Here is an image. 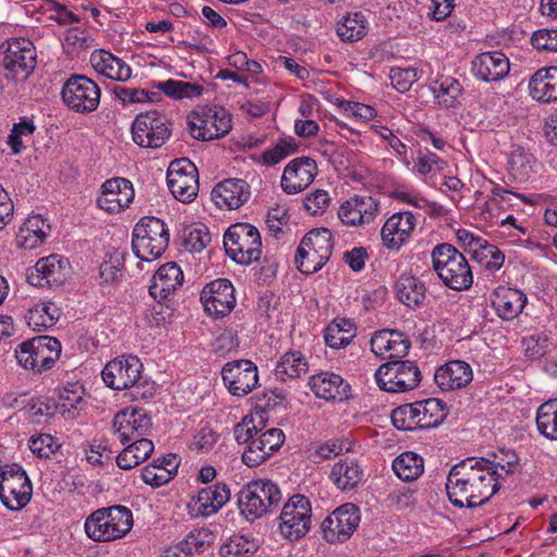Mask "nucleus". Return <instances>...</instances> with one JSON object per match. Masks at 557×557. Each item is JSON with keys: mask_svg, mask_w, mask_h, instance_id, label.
Segmentation results:
<instances>
[{"mask_svg": "<svg viewBox=\"0 0 557 557\" xmlns=\"http://www.w3.org/2000/svg\"><path fill=\"white\" fill-rule=\"evenodd\" d=\"M527 296L519 289L498 286L493 294L492 306L504 320H512L522 312Z\"/></svg>", "mask_w": 557, "mask_h": 557, "instance_id": "34", "label": "nucleus"}, {"mask_svg": "<svg viewBox=\"0 0 557 557\" xmlns=\"http://www.w3.org/2000/svg\"><path fill=\"white\" fill-rule=\"evenodd\" d=\"M214 535L208 529H198L191 531L185 540L178 543V548L184 557L202 553L213 544Z\"/></svg>", "mask_w": 557, "mask_h": 557, "instance_id": "50", "label": "nucleus"}, {"mask_svg": "<svg viewBox=\"0 0 557 557\" xmlns=\"http://www.w3.org/2000/svg\"><path fill=\"white\" fill-rule=\"evenodd\" d=\"M154 445L148 438H139L128 444L117 456L116 463L123 470H129L144 462L153 451Z\"/></svg>", "mask_w": 557, "mask_h": 557, "instance_id": "40", "label": "nucleus"}, {"mask_svg": "<svg viewBox=\"0 0 557 557\" xmlns=\"http://www.w3.org/2000/svg\"><path fill=\"white\" fill-rule=\"evenodd\" d=\"M133 527V513L116 505L94 511L85 521L87 536L96 542H109L125 536Z\"/></svg>", "mask_w": 557, "mask_h": 557, "instance_id": "4", "label": "nucleus"}, {"mask_svg": "<svg viewBox=\"0 0 557 557\" xmlns=\"http://www.w3.org/2000/svg\"><path fill=\"white\" fill-rule=\"evenodd\" d=\"M309 385L317 397L325 400L337 399L342 401L349 397V384L341 375L333 372H321L312 375Z\"/></svg>", "mask_w": 557, "mask_h": 557, "instance_id": "32", "label": "nucleus"}, {"mask_svg": "<svg viewBox=\"0 0 557 557\" xmlns=\"http://www.w3.org/2000/svg\"><path fill=\"white\" fill-rule=\"evenodd\" d=\"M393 470L400 480L414 481L423 473L424 461L418 454L405 451L393 461Z\"/></svg>", "mask_w": 557, "mask_h": 557, "instance_id": "42", "label": "nucleus"}, {"mask_svg": "<svg viewBox=\"0 0 557 557\" xmlns=\"http://www.w3.org/2000/svg\"><path fill=\"white\" fill-rule=\"evenodd\" d=\"M363 468L355 458H343L334 463L330 480L342 491H351L363 479Z\"/></svg>", "mask_w": 557, "mask_h": 557, "instance_id": "35", "label": "nucleus"}, {"mask_svg": "<svg viewBox=\"0 0 557 557\" xmlns=\"http://www.w3.org/2000/svg\"><path fill=\"white\" fill-rule=\"evenodd\" d=\"M509 60L499 51L478 54L472 61L473 75L483 82H497L509 73Z\"/></svg>", "mask_w": 557, "mask_h": 557, "instance_id": "30", "label": "nucleus"}, {"mask_svg": "<svg viewBox=\"0 0 557 557\" xmlns=\"http://www.w3.org/2000/svg\"><path fill=\"white\" fill-rule=\"evenodd\" d=\"M391 344L387 347V352L385 355V358L391 360H400L407 354L410 349V341L409 338L401 332L392 330L391 331Z\"/></svg>", "mask_w": 557, "mask_h": 557, "instance_id": "59", "label": "nucleus"}, {"mask_svg": "<svg viewBox=\"0 0 557 557\" xmlns=\"http://www.w3.org/2000/svg\"><path fill=\"white\" fill-rule=\"evenodd\" d=\"M211 242V235L205 225L191 227L185 237V245L193 251H201Z\"/></svg>", "mask_w": 557, "mask_h": 557, "instance_id": "63", "label": "nucleus"}, {"mask_svg": "<svg viewBox=\"0 0 557 557\" xmlns=\"http://www.w3.org/2000/svg\"><path fill=\"white\" fill-rule=\"evenodd\" d=\"M431 88L438 102L446 108H451L456 104L462 90L460 83L450 76L436 79Z\"/></svg>", "mask_w": 557, "mask_h": 557, "instance_id": "49", "label": "nucleus"}, {"mask_svg": "<svg viewBox=\"0 0 557 557\" xmlns=\"http://www.w3.org/2000/svg\"><path fill=\"white\" fill-rule=\"evenodd\" d=\"M69 273V262L59 255H50L39 259L35 267L27 271V282L33 286H59Z\"/></svg>", "mask_w": 557, "mask_h": 557, "instance_id": "23", "label": "nucleus"}, {"mask_svg": "<svg viewBox=\"0 0 557 557\" xmlns=\"http://www.w3.org/2000/svg\"><path fill=\"white\" fill-rule=\"evenodd\" d=\"M152 87L173 99L195 98L199 97L203 91L201 85L174 79L152 83Z\"/></svg>", "mask_w": 557, "mask_h": 557, "instance_id": "48", "label": "nucleus"}, {"mask_svg": "<svg viewBox=\"0 0 557 557\" xmlns=\"http://www.w3.org/2000/svg\"><path fill=\"white\" fill-rule=\"evenodd\" d=\"M379 202L370 196H355L346 200L338 210V218L346 225H361L374 220Z\"/></svg>", "mask_w": 557, "mask_h": 557, "instance_id": "28", "label": "nucleus"}, {"mask_svg": "<svg viewBox=\"0 0 557 557\" xmlns=\"http://www.w3.org/2000/svg\"><path fill=\"white\" fill-rule=\"evenodd\" d=\"M252 546V543L244 536L235 535L222 544L220 555L222 557H249Z\"/></svg>", "mask_w": 557, "mask_h": 557, "instance_id": "58", "label": "nucleus"}, {"mask_svg": "<svg viewBox=\"0 0 557 557\" xmlns=\"http://www.w3.org/2000/svg\"><path fill=\"white\" fill-rule=\"evenodd\" d=\"M282 502L278 485L271 480H256L245 485L238 493V509L249 521L272 512Z\"/></svg>", "mask_w": 557, "mask_h": 557, "instance_id": "5", "label": "nucleus"}, {"mask_svg": "<svg viewBox=\"0 0 557 557\" xmlns=\"http://www.w3.org/2000/svg\"><path fill=\"white\" fill-rule=\"evenodd\" d=\"M83 386L77 383L64 387L60 392V400L58 404L59 410L62 414L67 413L71 418L75 417L73 410H76L78 405L83 401Z\"/></svg>", "mask_w": 557, "mask_h": 557, "instance_id": "54", "label": "nucleus"}, {"mask_svg": "<svg viewBox=\"0 0 557 557\" xmlns=\"http://www.w3.org/2000/svg\"><path fill=\"white\" fill-rule=\"evenodd\" d=\"M416 407L412 404H406L395 408L391 413L393 425L403 431H414L418 429L416 420Z\"/></svg>", "mask_w": 557, "mask_h": 557, "instance_id": "56", "label": "nucleus"}, {"mask_svg": "<svg viewBox=\"0 0 557 557\" xmlns=\"http://www.w3.org/2000/svg\"><path fill=\"white\" fill-rule=\"evenodd\" d=\"M200 300L209 315L215 319L223 318L235 307V288L226 278L214 280L202 288Z\"/></svg>", "mask_w": 557, "mask_h": 557, "instance_id": "18", "label": "nucleus"}, {"mask_svg": "<svg viewBox=\"0 0 557 557\" xmlns=\"http://www.w3.org/2000/svg\"><path fill=\"white\" fill-rule=\"evenodd\" d=\"M536 429L549 441H557V398L543 403L536 411Z\"/></svg>", "mask_w": 557, "mask_h": 557, "instance_id": "44", "label": "nucleus"}, {"mask_svg": "<svg viewBox=\"0 0 557 557\" xmlns=\"http://www.w3.org/2000/svg\"><path fill=\"white\" fill-rule=\"evenodd\" d=\"M232 128V119L224 109H210L205 117L200 120V125L195 122L189 123L190 135L198 140H212L228 134Z\"/></svg>", "mask_w": 557, "mask_h": 557, "instance_id": "26", "label": "nucleus"}, {"mask_svg": "<svg viewBox=\"0 0 557 557\" xmlns=\"http://www.w3.org/2000/svg\"><path fill=\"white\" fill-rule=\"evenodd\" d=\"M418 429L438 426L446 417V408L442 400L428 398L413 403Z\"/></svg>", "mask_w": 557, "mask_h": 557, "instance_id": "39", "label": "nucleus"}, {"mask_svg": "<svg viewBox=\"0 0 557 557\" xmlns=\"http://www.w3.org/2000/svg\"><path fill=\"white\" fill-rule=\"evenodd\" d=\"M143 363L135 356L115 358L103 368L101 375L104 384L116 391L134 387L138 382Z\"/></svg>", "mask_w": 557, "mask_h": 557, "instance_id": "19", "label": "nucleus"}, {"mask_svg": "<svg viewBox=\"0 0 557 557\" xmlns=\"http://www.w3.org/2000/svg\"><path fill=\"white\" fill-rule=\"evenodd\" d=\"M261 236L257 227L248 223H236L224 234L226 255L239 264H250L260 259Z\"/></svg>", "mask_w": 557, "mask_h": 557, "instance_id": "9", "label": "nucleus"}, {"mask_svg": "<svg viewBox=\"0 0 557 557\" xmlns=\"http://www.w3.org/2000/svg\"><path fill=\"white\" fill-rule=\"evenodd\" d=\"M379 387L388 393H404L416 388L421 381V372L410 360H391L380 366L375 372Z\"/></svg>", "mask_w": 557, "mask_h": 557, "instance_id": "11", "label": "nucleus"}, {"mask_svg": "<svg viewBox=\"0 0 557 557\" xmlns=\"http://www.w3.org/2000/svg\"><path fill=\"white\" fill-rule=\"evenodd\" d=\"M318 173L317 163L309 157L292 160L284 169L281 186L287 194H297L307 188Z\"/></svg>", "mask_w": 557, "mask_h": 557, "instance_id": "24", "label": "nucleus"}, {"mask_svg": "<svg viewBox=\"0 0 557 557\" xmlns=\"http://www.w3.org/2000/svg\"><path fill=\"white\" fill-rule=\"evenodd\" d=\"M59 315V309L53 304L42 301L27 310L25 320L28 326L41 331L54 325Z\"/></svg>", "mask_w": 557, "mask_h": 557, "instance_id": "43", "label": "nucleus"}, {"mask_svg": "<svg viewBox=\"0 0 557 557\" xmlns=\"http://www.w3.org/2000/svg\"><path fill=\"white\" fill-rule=\"evenodd\" d=\"M61 354V343L51 336H37L23 342L15 350L21 367L41 373L53 367Z\"/></svg>", "mask_w": 557, "mask_h": 557, "instance_id": "10", "label": "nucleus"}, {"mask_svg": "<svg viewBox=\"0 0 557 557\" xmlns=\"http://www.w3.org/2000/svg\"><path fill=\"white\" fill-rule=\"evenodd\" d=\"M28 446L32 453L36 456L40 458H48L58 449L59 444L50 434H39L30 437Z\"/></svg>", "mask_w": 557, "mask_h": 557, "instance_id": "60", "label": "nucleus"}, {"mask_svg": "<svg viewBox=\"0 0 557 557\" xmlns=\"http://www.w3.org/2000/svg\"><path fill=\"white\" fill-rule=\"evenodd\" d=\"M35 129L36 127L33 121L27 119H22L21 122L13 125L7 140V144L10 146L13 154H18L24 149L22 137L30 136Z\"/></svg>", "mask_w": 557, "mask_h": 557, "instance_id": "57", "label": "nucleus"}, {"mask_svg": "<svg viewBox=\"0 0 557 557\" xmlns=\"http://www.w3.org/2000/svg\"><path fill=\"white\" fill-rule=\"evenodd\" d=\"M113 94L123 106L156 102L161 99V94L158 91H149L141 88H129L120 85L113 88Z\"/></svg>", "mask_w": 557, "mask_h": 557, "instance_id": "52", "label": "nucleus"}, {"mask_svg": "<svg viewBox=\"0 0 557 557\" xmlns=\"http://www.w3.org/2000/svg\"><path fill=\"white\" fill-rule=\"evenodd\" d=\"M517 460L506 465L486 458H467L451 467L446 480L449 502L458 508L486 504L500 488V481L515 472Z\"/></svg>", "mask_w": 557, "mask_h": 557, "instance_id": "1", "label": "nucleus"}, {"mask_svg": "<svg viewBox=\"0 0 557 557\" xmlns=\"http://www.w3.org/2000/svg\"><path fill=\"white\" fill-rule=\"evenodd\" d=\"M173 133V121L158 110L136 115L132 124V137L143 148L157 149L165 145Z\"/></svg>", "mask_w": 557, "mask_h": 557, "instance_id": "8", "label": "nucleus"}, {"mask_svg": "<svg viewBox=\"0 0 557 557\" xmlns=\"http://www.w3.org/2000/svg\"><path fill=\"white\" fill-rule=\"evenodd\" d=\"M308 372V363L298 350L285 352L277 361L274 374L280 381L298 379Z\"/></svg>", "mask_w": 557, "mask_h": 557, "instance_id": "41", "label": "nucleus"}, {"mask_svg": "<svg viewBox=\"0 0 557 557\" xmlns=\"http://www.w3.org/2000/svg\"><path fill=\"white\" fill-rule=\"evenodd\" d=\"M170 242L169 228L154 216H144L133 230L132 248L137 258L152 261L160 258Z\"/></svg>", "mask_w": 557, "mask_h": 557, "instance_id": "6", "label": "nucleus"}, {"mask_svg": "<svg viewBox=\"0 0 557 557\" xmlns=\"http://www.w3.org/2000/svg\"><path fill=\"white\" fill-rule=\"evenodd\" d=\"M332 250L331 231L324 227L313 228L304 236L297 248L296 267L304 274H313L329 261Z\"/></svg>", "mask_w": 557, "mask_h": 557, "instance_id": "7", "label": "nucleus"}, {"mask_svg": "<svg viewBox=\"0 0 557 557\" xmlns=\"http://www.w3.org/2000/svg\"><path fill=\"white\" fill-rule=\"evenodd\" d=\"M134 197L135 191L131 181L124 177H113L102 184L97 205L108 213H119L132 203Z\"/></svg>", "mask_w": 557, "mask_h": 557, "instance_id": "22", "label": "nucleus"}, {"mask_svg": "<svg viewBox=\"0 0 557 557\" xmlns=\"http://www.w3.org/2000/svg\"><path fill=\"white\" fill-rule=\"evenodd\" d=\"M90 61L94 69L108 78L125 82L132 76L131 66L108 51H95Z\"/></svg>", "mask_w": 557, "mask_h": 557, "instance_id": "37", "label": "nucleus"}, {"mask_svg": "<svg viewBox=\"0 0 557 557\" xmlns=\"http://www.w3.org/2000/svg\"><path fill=\"white\" fill-rule=\"evenodd\" d=\"M32 494V482L21 466L13 463L0 472V499L8 509L24 508Z\"/></svg>", "mask_w": 557, "mask_h": 557, "instance_id": "12", "label": "nucleus"}, {"mask_svg": "<svg viewBox=\"0 0 557 557\" xmlns=\"http://www.w3.org/2000/svg\"><path fill=\"white\" fill-rule=\"evenodd\" d=\"M471 367L461 360H453L440 367L434 374V380L442 391L459 389L472 381Z\"/></svg>", "mask_w": 557, "mask_h": 557, "instance_id": "33", "label": "nucleus"}, {"mask_svg": "<svg viewBox=\"0 0 557 557\" xmlns=\"http://www.w3.org/2000/svg\"><path fill=\"white\" fill-rule=\"evenodd\" d=\"M222 380L233 396L243 397L258 385V368L248 359L226 362L221 371Z\"/></svg>", "mask_w": 557, "mask_h": 557, "instance_id": "17", "label": "nucleus"}, {"mask_svg": "<svg viewBox=\"0 0 557 557\" xmlns=\"http://www.w3.org/2000/svg\"><path fill=\"white\" fill-rule=\"evenodd\" d=\"M433 269L450 289L467 290L473 283V275L466 257L451 244L436 245L431 253Z\"/></svg>", "mask_w": 557, "mask_h": 557, "instance_id": "3", "label": "nucleus"}, {"mask_svg": "<svg viewBox=\"0 0 557 557\" xmlns=\"http://www.w3.org/2000/svg\"><path fill=\"white\" fill-rule=\"evenodd\" d=\"M50 232V225L41 215L29 216L20 230V237L24 238L23 245L26 248H34L44 243Z\"/></svg>", "mask_w": 557, "mask_h": 557, "instance_id": "46", "label": "nucleus"}, {"mask_svg": "<svg viewBox=\"0 0 557 557\" xmlns=\"http://www.w3.org/2000/svg\"><path fill=\"white\" fill-rule=\"evenodd\" d=\"M166 181L171 194L181 202L189 203L198 195V172L195 164L187 159L170 163Z\"/></svg>", "mask_w": 557, "mask_h": 557, "instance_id": "15", "label": "nucleus"}, {"mask_svg": "<svg viewBox=\"0 0 557 557\" xmlns=\"http://www.w3.org/2000/svg\"><path fill=\"white\" fill-rule=\"evenodd\" d=\"M100 95L99 86L84 75H72L66 79L61 90L64 104L82 114L97 110L100 103Z\"/></svg>", "mask_w": 557, "mask_h": 557, "instance_id": "13", "label": "nucleus"}, {"mask_svg": "<svg viewBox=\"0 0 557 557\" xmlns=\"http://www.w3.org/2000/svg\"><path fill=\"white\" fill-rule=\"evenodd\" d=\"M151 424L146 411L139 408H125L119 411L112 421L114 433L119 435L122 444L145 438Z\"/></svg>", "mask_w": 557, "mask_h": 557, "instance_id": "21", "label": "nucleus"}, {"mask_svg": "<svg viewBox=\"0 0 557 557\" xmlns=\"http://www.w3.org/2000/svg\"><path fill=\"white\" fill-rule=\"evenodd\" d=\"M422 71L417 67H393L389 78L393 87L399 92L408 91L412 84L421 77Z\"/></svg>", "mask_w": 557, "mask_h": 557, "instance_id": "53", "label": "nucleus"}, {"mask_svg": "<svg viewBox=\"0 0 557 557\" xmlns=\"http://www.w3.org/2000/svg\"><path fill=\"white\" fill-rule=\"evenodd\" d=\"M397 299L409 308L420 307L425 300L424 284L416 276L404 273L395 282Z\"/></svg>", "mask_w": 557, "mask_h": 557, "instance_id": "38", "label": "nucleus"}, {"mask_svg": "<svg viewBox=\"0 0 557 557\" xmlns=\"http://www.w3.org/2000/svg\"><path fill=\"white\" fill-rule=\"evenodd\" d=\"M537 50L557 51V29H539L531 38Z\"/></svg>", "mask_w": 557, "mask_h": 557, "instance_id": "64", "label": "nucleus"}, {"mask_svg": "<svg viewBox=\"0 0 557 557\" xmlns=\"http://www.w3.org/2000/svg\"><path fill=\"white\" fill-rule=\"evenodd\" d=\"M354 323L349 320L333 321L325 330V344L334 349L346 347L355 337Z\"/></svg>", "mask_w": 557, "mask_h": 557, "instance_id": "47", "label": "nucleus"}, {"mask_svg": "<svg viewBox=\"0 0 557 557\" xmlns=\"http://www.w3.org/2000/svg\"><path fill=\"white\" fill-rule=\"evenodd\" d=\"M359 522L358 507L350 503L344 504L323 520V537L329 543H343L352 535Z\"/></svg>", "mask_w": 557, "mask_h": 557, "instance_id": "16", "label": "nucleus"}, {"mask_svg": "<svg viewBox=\"0 0 557 557\" xmlns=\"http://www.w3.org/2000/svg\"><path fill=\"white\" fill-rule=\"evenodd\" d=\"M211 197L219 208L238 209L249 199L250 186L244 180L227 178L213 188Z\"/></svg>", "mask_w": 557, "mask_h": 557, "instance_id": "29", "label": "nucleus"}, {"mask_svg": "<svg viewBox=\"0 0 557 557\" xmlns=\"http://www.w3.org/2000/svg\"><path fill=\"white\" fill-rule=\"evenodd\" d=\"M261 416L247 414L234 426L233 434L239 445H246L242 461L249 468H256L275 454L285 441L281 429L264 430Z\"/></svg>", "mask_w": 557, "mask_h": 557, "instance_id": "2", "label": "nucleus"}, {"mask_svg": "<svg viewBox=\"0 0 557 557\" xmlns=\"http://www.w3.org/2000/svg\"><path fill=\"white\" fill-rule=\"evenodd\" d=\"M416 226V216L409 212H398L387 219L381 231L385 247L398 250L410 237Z\"/></svg>", "mask_w": 557, "mask_h": 557, "instance_id": "27", "label": "nucleus"}, {"mask_svg": "<svg viewBox=\"0 0 557 557\" xmlns=\"http://www.w3.org/2000/svg\"><path fill=\"white\" fill-rule=\"evenodd\" d=\"M231 492L225 483L201 488L188 504L189 512L196 517H208L221 509L230 499Z\"/></svg>", "mask_w": 557, "mask_h": 557, "instance_id": "25", "label": "nucleus"}, {"mask_svg": "<svg viewBox=\"0 0 557 557\" xmlns=\"http://www.w3.org/2000/svg\"><path fill=\"white\" fill-rule=\"evenodd\" d=\"M530 95L540 102L557 100V66L537 70L529 83Z\"/></svg>", "mask_w": 557, "mask_h": 557, "instance_id": "36", "label": "nucleus"}, {"mask_svg": "<svg viewBox=\"0 0 557 557\" xmlns=\"http://www.w3.org/2000/svg\"><path fill=\"white\" fill-rule=\"evenodd\" d=\"M58 410L59 406L53 399H37L28 406L27 416L33 423L39 424L42 420H48L54 417Z\"/></svg>", "mask_w": 557, "mask_h": 557, "instance_id": "55", "label": "nucleus"}, {"mask_svg": "<svg viewBox=\"0 0 557 557\" xmlns=\"http://www.w3.org/2000/svg\"><path fill=\"white\" fill-rule=\"evenodd\" d=\"M157 462L153 461L141 469L143 481L153 487L162 486L172 479L171 472L168 470L169 468L164 470Z\"/></svg>", "mask_w": 557, "mask_h": 557, "instance_id": "61", "label": "nucleus"}, {"mask_svg": "<svg viewBox=\"0 0 557 557\" xmlns=\"http://www.w3.org/2000/svg\"><path fill=\"white\" fill-rule=\"evenodd\" d=\"M184 281L183 271L175 262L161 265L152 276L149 294L158 301L165 300Z\"/></svg>", "mask_w": 557, "mask_h": 557, "instance_id": "31", "label": "nucleus"}, {"mask_svg": "<svg viewBox=\"0 0 557 557\" xmlns=\"http://www.w3.org/2000/svg\"><path fill=\"white\" fill-rule=\"evenodd\" d=\"M367 20L361 12L348 13L337 24L336 33L343 41L354 42L367 34Z\"/></svg>", "mask_w": 557, "mask_h": 557, "instance_id": "45", "label": "nucleus"}, {"mask_svg": "<svg viewBox=\"0 0 557 557\" xmlns=\"http://www.w3.org/2000/svg\"><path fill=\"white\" fill-rule=\"evenodd\" d=\"M311 524V504L300 494L292 496L283 506L278 529L285 539L296 541L304 537Z\"/></svg>", "mask_w": 557, "mask_h": 557, "instance_id": "14", "label": "nucleus"}, {"mask_svg": "<svg viewBox=\"0 0 557 557\" xmlns=\"http://www.w3.org/2000/svg\"><path fill=\"white\" fill-rule=\"evenodd\" d=\"M296 150V145L281 140L272 149L263 151L260 156L262 163L265 165H274L281 162L283 159L292 154Z\"/></svg>", "mask_w": 557, "mask_h": 557, "instance_id": "62", "label": "nucleus"}, {"mask_svg": "<svg viewBox=\"0 0 557 557\" xmlns=\"http://www.w3.org/2000/svg\"><path fill=\"white\" fill-rule=\"evenodd\" d=\"M2 64L16 78L24 79L36 66V51L27 39H12L7 44Z\"/></svg>", "mask_w": 557, "mask_h": 557, "instance_id": "20", "label": "nucleus"}, {"mask_svg": "<svg viewBox=\"0 0 557 557\" xmlns=\"http://www.w3.org/2000/svg\"><path fill=\"white\" fill-rule=\"evenodd\" d=\"M534 158L522 149H516L509 158L510 175L518 182H527L533 172Z\"/></svg>", "mask_w": 557, "mask_h": 557, "instance_id": "51", "label": "nucleus"}]
</instances>
